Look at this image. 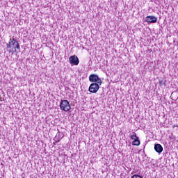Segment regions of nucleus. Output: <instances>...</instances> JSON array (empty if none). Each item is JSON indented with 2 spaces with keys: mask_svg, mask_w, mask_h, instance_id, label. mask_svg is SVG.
<instances>
[{
  "mask_svg": "<svg viewBox=\"0 0 178 178\" xmlns=\"http://www.w3.org/2000/svg\"><path fill=\"white\" fill-rule=\"evenodd\" d=\"M130 138L134 140L138 138V136H137V134H136V132H133L132 134H131Z\"/></svg>",
  "mask_w": 178,
  "mask_h": 178,
  "instance_id": "9",
  "label": "nucleus"
},
{
  "mask_svg": "<svg viewBox=\"0 0 178 178\" xmlns=\"http://www.w3.org/2000/svg\"><path fill=\"white\" fill-rule=\"evenodd\" d=\"M140 138H137L136 139L134 140L132 142V145H136V147H138L140 145Z\"/></svg>",
  "mask_w": 178,
  "mask_h": 178,
  "instance_id": "8",
  "label": "nucleus"
},
{
  "mask_svg": "<svg viewBox=\"0 0 178 178\" xmlns=\"http://www.w3.org/2000/svg\"><path fill=\"white\" fill-rule=\"evenodd\" d=\"M89 81H90V83H96L97 84H99V86H101V84H102V80H101V78H99V76H98V75L97 74H90L89 76Z\"/></svg>",
  "mask_w": 178,
  "mask_h": 178,
  "instance_id": "2",
  "label": "nucleus"
},
{
  "mask_svg": "<svg viewBox=\"0 0 178 178\" xmlns=\"http://www.w3.org/2000/svg\"><path fill=\"white\" fill-rule=\"evenodd\" d=\"M12 42V45L13 47V49H12L11 50H9L8 52H16V49H20V44H19V42L16 41V40H15V38L13 37V40L11 41Z\"/></svg>",
  "mask_w": 178,
  "mask_h": 178,
  "instance_id": "4",
  "label": "nucleus"
},
{
  "mask_svg": "<svg viewBox=\"0 0 178 178\" xmlns=\"http://www.w3.org/2000/svg\"><path fill=\"white\" fill-rule=\"evenodd\" d=\"M60 108L61 111H64V112H69L72 107L67 100H61L60 102Z\"/></svg>",
  "mask_w": 178,
  "mask_h": 178,
  "instance_id": "1",
  "label": "nucleus"
},
{
  "mask_svg": "<svg viewBox=\"0 0 178 178\" xmlns=\"http://www.w3.org/2000/svg\"><path fill=\"white\" fill-rule=\"evenodd\" d=\"M12 38L10 39L9 43L6 44V48L9 49V48H12Z\"/></svg>",
  "mask_w": 178,
  "mask_h": 178,
  "instance_id": "10",
  "label": "nucleus"
},
{
  "mask_svg": "<svg viewBox=\"0 0 178 178\" xmlns=\"http://www.w3.org/2000/svg\"><path fill=\"white\" fill-rule=\"evenodd\" d=\"M131 178H143V177L141 175L136 174L132 175Z\"/></svg>",
  "mask_w": 178,
  "mask_h": 178,
  "instance_id": "11",
  "label": "nucleus"
},
{
  "mask_svg": "<svg viewBox=\"0 0 178 178\" xmlns=\"http://www.w3.org/2000/svg\"><path fill=\"white\" fill-rule=\"evenodd\" d=\"M99 86L100 85L97 83H91L89 86L88 91L92 94H97V92H98V90H99Z\"/></svg>",
  "mask_w": 178,
  "mask_h": 178,
  "instance_id": "3",
  "label": "nucleus"
},
{
  "mask_svg": "<svg viewBox=\"0 0 178 178\" xmlns=\"http://www.w3.org/2000/svg\"><path fill=\"white\" fill-rule=\"evenodd\" d=\"M69 60L71 65H74L75 66H77V65L80 63V60H79V58L76 55L71 56L69 58Z\"/></svg>",
  "mask_w": 178,
  "mask_h": 178,
  "instance_id": "5",
  "label": "nucleus"
},
{
  "mask_svg": "<svg viewBox=\"0 0 178 178\" xmlns=\"http://www.w3.org/2000/svg\"><path fill=\"white\" fill-rule=\"evenodd\" d=\"M145 22L147 23H156L158 22V18L155 16L149 15L145 17Z\"/></svg>",
  "mask_w": 178,
  "mask_h": 178,
  "instance_id": "6",
  "label": "nucleus"
},
{
  "mask_svg": "<svg viewBox=\"0 0 178 178\" xmlns=\"http://www.w3.org/2000/svg\"><path fill=\"white\" fill-rule=\"evenodd\" d=\"M154 149L158 154H161L162 151H163V147L161 144H156L154 145Z\"/></svg>",
  "mask_w": 178,
  "mask_h": 178,
  "instance_id": "7",
  "label": "nucleus"
}]
</instances>
